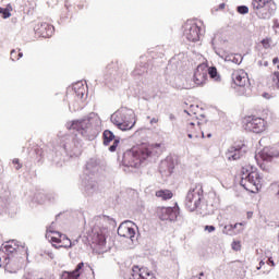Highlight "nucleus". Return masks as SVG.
<instances>
[{"label":"nucleus","mask_w":279,"mask_h":279,"mask_svg":"<svg viewBox=\"0 0 279 279\" xmlns=\"http://www.w3.org/2000/svg\"><path fill=\"white\" fill-rule=\"evenodd\" d=\"M160 147H162V143H142L134 146L123 154L122 165H124V167L137 169V167H141V165H143L147 158H150V156L154 154V149H158Z\"/></svg>","instance_id":"1"},{"label":"nucleus","mask_w":279,"mask_h":279,"mask_svg":"<svg viewBox=\"0 0 279 279\" xmlns=\"http://www.w3.org/2000/svg\"><path fill=\"white\" fill-rule=\"evenodd\" d=\"M240 184L250 193H258L263 189V175L254 166L244 163L241 168Z\"/></svg>","instance_id":"2"},{"label":"nucleus","mask_w":279,"mask_h":279,"mask_svg":"<svg viewBox=\"0 0 279 279\" xmlns=\"http://www.w3.org/2000/svg\"><path fill=\"white\" fill-rule=\"evenodd\" d=\"M111 123L117 125L119 130L128 131L132 130L136 125V118H134V111L128 108H121L111 116Z\"/></svg>","instance_id":"3"},{"label":"nucleus","mask_w":279,"mask_h":279,"mask_svg":"<svg viewBox=\"0 0 279 279\" xmlns=\"http://www.w3.org/2000/svg\"><path fill=\"white\" fill-rule=\"evenodd\" d=\"M252 8L254 14L262 20L271 19V14L276 12V2L274 0H253Z\"/></svg>","instance_id":"4"},{"label":"nucleus","mask_w":279,"mask_h":279,"mask_svg":"<svg viewBox=\"0 0 279 279\" xmlns=\"http://www.w3.org/2000/svg\"><path fill=\"white\" fill-rule=\"evenodd\" d=\"M61 279H95V270L86 263H80L73 271H63Z\"/></svg>","instance_id":"5"},{"label":"nucleus","mask_w":279,"mask_h":279,"mask_svg":"<svg viewBox=\"0 0 279 279\" xmlns=\"http://www.w3.org/2000/svg\"><path fill=\"white\" fill-rule=\"evenodd\" d=\"M25 260H27V251L9 255L4 258V269L9 274H16V271L23 269Z\"/></svg>","instance_id":"6"},{"label":"nucleus","mask_w":279,"mask_h":279,"mask_svg":"<svg viewBox=\"0 0 279 279\" xmlns=\"http://www.w3.org/2000/svg\"><path fill=\"white\" fill-rule=\"evenodd\" d=\"M242 124L246 132H253L254 134H263L267 130V121L256 116H245L242 119Z\"/></svg>","instance_id":"7"},{"label":"nucleus","mask_w":279,"mask_h":279,"mask_svg":"<svg viewBox=\"0 0 279 279\" xmlns=\"http://www.w3.org/2000/svg\"><path fill=\"white\" fill-rule=\"evenodd\" d=\"M204 191L202 190V184H196L195 189L191 190L185 199V206L190 210V213H193L199 208V205L202 204V196Z\"/></svg>","instance_id":"8"},{"label":"nucleus","mask_w":279,"mask_h":279,"mask_svg":"<svg viewBox=\"0 0 279 279\" xmlns=\"http://www.w3.org/2000/svg\"><path fill=\"white\" fill-rule=\"evenodd\" d=\"M156 215L160 221H175L180 216V207L178 204L174 207H157Z\"/></svg>","instance_id":"9"},{"label":"nucleus","mask_w":279,"mask_h":279,"mask_svg":"<svg viewBox=\"0 0 279 279\" xmlns=\"http://www.w3.org/2000/svg\"><path fill=\"white\" fill-rule=\"evenodd\" d=\"M256 158L263 161L259 166L263 171H271L269 167L265 166V162H274L275 158H279V150L264 148L257 154Z\"/></svg>","instance_id":"10"},{"label":"nucleus","mask_w":279,"mask_h":279,"mask_svg":"<svg viewBox=\"0 0 279 279\" xmlns=\"http://www.w3.org/2000/svg\"><path fill=\"white\" fill-rule=\"evenodd\" d=\"M202 28L197 23L193 21H187L184 24V36L190 40V43H197L199 40V34Z\"/></svg>","instance_id":"11"},{"label":"nucleus","mask_w":279,"mask_h":279,"mask_svg":"<svg viewBox=\"0 0 279 279\" xmlns=\"http://www.w3.org/2000/svg\"><path fill=\"white\" fill-rule=\"evenodd\" d=\"M130 279H157L149 268L133 266Z\"/></svg>","instance_id":"12"},{"label":"nucleus","mask_w":279,"mask_h":279,"mask_svg":"<svg viewBox=\"0 0 279 279\" xmlns=\"http://www.w3.org/2000/svg\"><path fill=\"white\" fill-rule=\"evenodd\" d=\"M243 147H245V144H234V146H231L227 153L226 158L228 160H240L243 154H245V150H243Z\"/></svg>","instance_id":"13"},{"label":"nucleus","mask_w":279,"mask_h":279,"mask_svg":"<svg viewBox=\"0 0 279 279\" xmlns=\"http://www.w3.org/2000/svg\"><path fill=\"white\" fill-rule=\"evenodd\" d=\"M207 77L208 66L204 64L198 65L194 72V84H196V86H202L203 84H206Z\"/></svg>","instance_id":"14"},{"label":"nucleus","mask_w":279,"mask_h":279,"mask_svg":"<svg viewBox=\"0 0 279 279\" xmlns=\"http://www.w3.org/2000/svg\"><path fill=\"white\" fill-rule=\"evenodd\" d=\"M36 34L43 38H49L53 34V25L47 22H39L34 27Z\"/></svg>","instance_id":"15"},{"label":"nucleus","mask_w":279,"mask_h":279,"mask_svg":"<svg viewBox=\"0 0 279 279\" xmlns=\"http://www.w3.org/2000/svg\"><path fill=\"white\" fill-rule=\"evenodd\" d=\"M92 243L95 247H98V250L106 247V234L101 229L93 230Z\"/></svg>","instance_id":"16"},{"label":"nucleus","mask_w":279,"mask_h":279,"mask_svg":"<svg viewBox=\"0 0 279 279\" xmlns=\"http://www.w3.org/2000/svg\"><path fill=\"white\" fill-rule=\"evenodd\" d=\"M187 136L189 138H199V136L207 137L210 138L211 134L210 133H206V132H202V129L199 128V124H195L193 122H191L190 124H187Z\"/></svg>","instance_id":"17"},{"label":"nucleus","mask_w":279,"mask_h":279,"mask_svg":"<svg viewBox=\"0 0 279 279\" xmlns=\"http://www.w3.org/2000/svg\"><path fill=\"white\" fill-rule=\"evenodd\" d=\"M232 80L236 86H245L250 84V77L247 76V72L245 70H236L232 74Z\"/></svg>","instance_id":"18"},{"label":"nucleus","mask_w":279,"mask_h":279,"mask_svg":"<svg viewBox=\"0 0 279 279\" xmlns=\"http://www.w3.org/2000/svg\"><path fill=\"white\" fill-rule=\"evenodd\" d=\"M46 239L49 241V243H52L53 247L60 243V239H62V233L56 230V227L51 225L46 230Z\"/></svg>","instance_id":"19"},{"label":"nucleus","mask_w":279,"mask_h":279,"mask_svg":"<svg viewBox=\"0 0 279 279\" xmlns=\"http://www.w3.org/2000/svg\"><path fill=\"white\" fill-rule=\"evenodd\" d=\"M118 234L119 236H123L124 239H134L136 231L130 223L122 222L118 228Z\"/></svg>","instance_id":"20"},{"label":"nucleus","mask_w":279,"mask_h":279,"mask_svg":"<svg viewBox=\"0 0 279 279\" xmlns=\"http://www.w3.org/2000/svg\"><path fill=\"white\" fill-rule=\"evenodd\" d=\"M113 144L109 147L110 151H117V148L119 147V140H114V133L112 131L106 130L104 132V145H110V143Z\"/></svg>","instance_id":"21"},{"label":"nucleus","mask_w":279,"mask_h":279,"mask_svg":"<svg viewBox=\"0 0 279 279\" xmlns=\"http://www.w3.org/2000/svg\"><path fill=\"white\" fill-rule=\"evenodd\" d=\"M90 128V121L88 120H76L72 122L71 130H76V132H85Z\"/></svg>","instance_id":"22"},{"label":"nucleus","mask_w":279,"mask_h":279,"mask_svg":"<svg viewBox=\"0 0 279 279\" xmlns=\"http://www.w3.org/2000/svg\"><path fill=\"white\" fill-rule=\"evenodd\" d=\"M7 256H13V254H21L22 252H25V250L19 247L14 242L8 243L4 246Z\"/></svg>","instance_id":"23"},{"label":"nucleus","mask_w":279,"mask_h":279,"mask_svg":"<svg viewBox=\"0 0 279 279\" xmlns=\"http://www.w3.org/2000/svg\"><path fill=\"white\" fill-rule=\"evenodd\" d=\"M156 197H159L163 202L173 198V192L171 190H159L155 193Z\"/></svg>","instance_id":"24"},{"label":"nucleus","mask_w":279,"mask_h":279,"mask_svg":"<svg viewBox=\"0 0 279 279\" xmlns=\"http://www.w3.org/2000/svg\"><path fill=\"white\" fill-rule=\"evenodd\" d=\"M72 243H71V239H69L65 234L61 235V239L59 241V243L56 245L57 248L60 247H64V248H69L71 247Z\"/></svg>","instance_id":"25"},{"label":"nucleus","mask_w":279,"mask_h":279,"mask_svg":"<svg viewBox=\"0 0 279 279\" xmlns=\"http://www.w3.org/2000/svg\"><path fill=\"white\" fill-rule=\"evenodd\" d=\"M239 226H243V223H235V225H227L225 226L222 232L223 234H230L233 230H236Z\"/></svg>","instance_id":"26"},{"label":"nucleus","mask_w":279,"mask_h":279,"mask_svg":"<svg viewBox=\"0 0 279 279\" xmlns=\"http://www.w3.org/2000/svg\"><path fill=\"white\" fill-rule=\"evenodd\" d=\"M0 14H2V19H10V16H12V12L9 8L0 7Z\"/></svg>","instance_id":"27"},{"label":"nucleus","mask_w":279,"mask_h":279,"mask_svg":"<svg viewBox=\"0 0 279 279\" xmlns=\"http://www.w3.org/2000/svg\"><path fill=\"white\" fill-rule=\"evenodd\" d=\"M207 73H208L209 77H211V80H217V77H219L217 75V68H215V66L207 68Z\"/></svg>","instance_id":"28"},{"label":"nucleus","mask_w":279,"mask_h":279,"mask_svg":"<svg viewBox=\"0 0 279 279\" xmlns=\"http://www.w3.org/2000/svg\"><path fill=\"white\" fill-rule=\"evenodd\" d=\"M264 49H271V37H266L260 41Z\"/></svg>","instance_id":"29"},{"label":"nucleus","mask_w":279,"mask_h":279,"mask_svg":"<svg viewBox=\"0 0 279 279\" xmlns=\"http://www.w3.org/2000/svg\"><path fill=\"white\" fill-rule=\"evenodd\" d=\"M231 248L233 250V252H241V248H242L241 241L234 240L231 243Z\"/></svg>","instance_id":"30"},{"label":"nucleus","mask_w":279,"mask_h":279,"mask_svg":"<svg viewBox=\"0 0 279 279\" xmlns=\"http://www.w3.org/2000/svg\"><path fill=\"white\" fill-rule=\"evenodd\" d=\"M20 58H23V52H16V50L11 51V60H20Z\"/></svg>","instance_id":"31"},{"label":"nucleus","mask_w":279,"mask_h":279,"mask_svg":"<svg viewBox=\"0 0 279 279\" xmlns=\"http://www.w3.org/2000/svg\"><path fill=\"white\" fill-rule=\"evenodd\" d=\"M238 12H239V14H247L250 12V8H247L245 5H240V7H238Z\"/></svg>","instance_id":"32"},{"label":"nucleus","mask_w":279,"mask_h":279,"mask_svg":"<svg viewBox=\"0 0 279 279\" xmlns=\"http://www.w3.org/2000/svg\"><path fill=\"white\" fill-rule=\"evenodd\" d=\"M12 162H13L15 169L19 170V169H22V168H23V163H21V160H19V158H14V159L12 160Z\"/></svg>","instance_id":"33"},{"label":"nucleus","mask_w":279,"mask_h":279,"mask_svg":"<svg viewBox=\"0 0 279 279\" xmlns=\"http://www.w3.org/2000/svg\"><path fill=\"white\" fill-rule=\"evenodd\" d=\"M223 10H226V3H220L217 8H214L215 12H219Z\"/></svg>","instance_id":"34"},{"label":"nucleus","mask_w":279,"mask_h":279,"mask_svg":"<svg viewBox=\"0 0 279 279\" xmlns=\"http://www.w3.org/2000/svg\"><path fill=\"white\" fill-rule=\"evenodd\" d=\"M204 230H206L207 232H215L216 228L215 226H205Z\"/></svg>","instance_id":"35"},{"label":"nucleus","mask_w":279,"mask_h":279,"mask_svg":"<svg viewBox=\"0 0 279 279\" xmlns=\"http://www.w3.org/2000/svg\"><path fill=\"white\" fill-rule=\"evenodd\" d=\"M246 217H247V219H252V217H254V213L253 211H247Z\"/></svg>","instance_id":"36"},{"label":"nucleus","mask_w":279,"mask_h":279,"mask_svg":"<svg viewBox=\"0 0 279 279\" xmlns=\"http://www.w3.org/2000/svg\"><path fill=\"white\" fill-rule=\"evenodd\" d=\"M80 93H78V95H81V97H84V85H82L81 87H80Z\"/></svg>","instance_id":"37"},{"label":"nucleus","mask_w":279,"mask_h":279,"mask_svg":"<svg viewBox=\"0 0 279 279\" xmlns=\"http://www.w3.org/2000/svg\"><path fill=\"white\" fill-rule=\"evenodd\" d=\"M278 63H279V58H278V57L274 58V59H272V64L276 65V64H278Z\"/></svg>","instance_id":"38"},{"label":"nucleus","mask_w":279,"mask_h":279,"mask_svg":"<svg viewBox=\"0 0 279 279\" xmlns=\"http://www.w3.org/2000/svg\"><path fill=\"white\" fill-rule=\"evenodd\" d=\"M150 123H151V125H154L155 123H158V118H153V119L150 120Z\"/></svg>","instance_id":"39"},{"label":"nucleus","mask_w":279,"mask_h":279,"mask_svg":"<svg viewBox=\"0 0 279 279\" xmlns=\"http://www.w3.org/2000/svg\"><path fill=\"white\" fill-rule=\"evenodd\" d=\"M268 260H269V263L271 264V267H275V266H276V264L274 263V260H272L271 258H269Z\"/></svg>","instance_id":"40"},{"label":"nucleus","mask_w":279,"mask_h":279,"mask_svg":"<svg viewBox=\"0 0 279 279\" xmlns=\"http://www.w3.org/2000/svg\"><path fill=\"white\" fill-rule=\"evenodd\" d=\"M77 8H78V10H83L84 9V3L78 4Z\"/></svg>","instance_id":"41"},{"label":"nucleus","mask_w":279,"mask_h":279,"mask_svg":"<svg viewBox=\"0 0 279 279\" xmlns=\"http://www.w3.org/2000/svg\"><path fill=\"white\" fill-rule=\"evenodd\" d=\"M16 21H17L16 17H13V19H12V22H13V23H16Z\"/></svg>","instance_id":"42"},{"label":"nucleus","mask_w":279,"mask_h":279,"mask_svg":"<svg viewBox=\"0 0 279 279\" xmlns=\"http://www.w3.org/2000/svg\"><path fill=\"white\" fill-rule=\"evenodd\" d=\"M199 276H204V272H201Z\"/></svg>","instance_id":"43"},{"label":"nucleus","mask_w":279,"mask_h":279,"mask_svg":"<svg viewBox=\"0 0 279 279\" xmlns=\"http://www.w3.org/2000/svg\"><path fill=\"white\" fill-rule=\"evenodd\" d=\"M0 262H1V257H0Z\"/></svg>","instance_id":"44"}]
</instances>
